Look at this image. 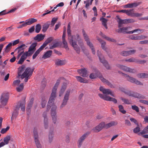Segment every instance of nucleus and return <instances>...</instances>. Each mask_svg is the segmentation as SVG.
Wrapping results in <instances>:
<instances>
[{"mask_svg": "<svg viewBox=\"0 0 148 148\" xmlns=\"http://www.w3.org/2000/svg\"><path fill=\"white\" fill-rule=\"evenodd\" d=\"M43 116L44 118V127L45 129H47L48 126V119L47 116V112H44L43 114Z\"/></svg>", "mask_w": 148, "mask_h": 148, "instance_id": "21", "label": "nucleus"}, {"mask_svg": "<svg viewBox=\"0 0 148 148\" xmlns=\"http://www.w3.org/2000/svg\"><path fill=\"white\" fill-rule=\"evenodd\" d=\"M59 83L60 80H58L52 90L51 96L48 103L47 111H48L49 110L51 107H50V105H52L53 104V102H54L55 99L56 97V90Z\"/></svg>", "mask_w": 148, "mask_h": 148, "instance_id": "4", "label": "nucleus"}, {"mask_svg": "<svg viewBox=\"0 0 148 148\" xmlns=\"http://www.w3.org/2000/svg\"><path fill=\"white\" fill-rule=\"evenodd\" d=\"M100 20L102 22V25L104 26L106 29H107L108 27L107 26L106 23L108 21V20L105 18L102 17L100 18Z\"/></svg>", "mask_w": 148, "mask_h": 148, "instance_id": "34", "label": "nucleus"}, {"mask_svg": "<svg viewBox=\"0 0 148 148\" xmlns=\"http://www.w3.org/2000/svg\"><path fill=\"white\" fill-rule=\"evenodd\" d=\"M45 37V36L42 34H37L35 36L34 39L35 40H37L38 42H39L43 40Z\"/></svg>", "mask_w": 148, "mask_h": 148, "instance_id": "24", "label": "nucleus"}, {"mask_svg": "<svg viewBox=\"0 0 148 148\" xmlns=\"http://www.w3.org/2000/svg\"><path fill=\"white\" fill-rule=\"evenodd\" d=\"M24 70L25 66L23 65L21 67L18 69V76H21L22 79L25 78L24 81L26 82L32 75L34 69H32L30 68H27L24 73H22Z\"/></svg>", "mask_w": 148, "mask_h": 148, "instance_id": "2", "label": "nucleus"}, {"mask_svg": "<svg viewBox=\"0 0 148 148\" xmlns=\"http://www.w3.org/2000/svg\"><path fill=\"white\" fill-rule=\"evenodd\" d=\"M10 139V136H7L5 137L4 139V142L5 144H8Z\"/></svg>", "mask_w": 148, "mask_h": 148, "instance_id": "41", "label": "nucleus"}, {"mask_svg": "<svg viewBox=\"0 0 148 148\" xmlns=\"http://www.w3.org/2000/svg\"><path fill=\"white\" fill-rule=\"evenodd\" d=\"M12 43L10 42L6 46L5 50V53H8L10 51L12 47Z\"/></svg>", "mask_w": 148, "mask_h": 148, "instance_id": "36", "label": "nucleus"}, {"mask_svg": "<svg viewBox=\"0 0 148 148\" xmlns=\"http://www.w3.org/2000/svg\"><path fill=\"white\" fill-rule=\"evenodd\" d=\"M50 106L51 107L50 108L52 107L51 110V114L52 121L53 123L55 124L57 121V112L56 111L57 107L56 105L54 104V102H53L52 105H50Z\"/></svg>", "mask_w": 148, "mask_h": 148, "instance_id": "6", "label": "nucleus"}, {"mask_svg": "<svg viewBox=\"0 0 148 148\" xmlns=\"http://www.w3.org/2000/svg\"><path fill=\"white\" fill-rule=\"evenodd\" d=\"M47 101L45 100V99H42V101L41 102V105L42 106V108H44L46 104L47 103Z\"/></svg>", "mask_w": 148, "mask_h": 148, "instance_id": "60", "label": "nucleus"}, {"mask_svg": "<svg viewBox=\"0 0 148 148\" xmlns=\"http://www.w3.org/2000/svg\"><path fill=\"white\" fill-rule=\"evenodd\" d=\"M33 135L34 138V140L37 148H42L41 144L39 140L38 136V135L37 129L34 128L33 130Z\"/></svg>", "mask_w": 148, "mask_h": 148, "instance_id": "7", "label": "nucleus"}, {"mask_svg": "<svg viewBox=\"0 0 148 148\" xmlns=\"http://www.w3.org/2000/svg\"><path fill=\"white\" fill-rule=\"evenodd\" d=\"M86 43L87 45H88L91 49L92 53L93 54H95V52L92 44L90 42V40L87 41L86 42Z\"/></svg>", "mask_w": 148, "mask_h": 148, "instance_id": "30", "label": "nucleus"}, {"mask_svg": "<svg viewBox=\"0 0 148 148\" xmlns=\"http://www.w3.org/2000/svg\"><path fill=\"white\" fill-rule=\"evenodd\" d=\"M52 53V51L51 50L47 51L43 55L42 58L45 59L49 58L51 55Z\"/></svg>", "mask_w": 148, "mask_h": 148, "instance_id": "28", "label": "nucleus"}, {"mask_svg": "<svg viewBox=\"0 0 148 148\" xmlns=\"http://www.w3.org/2000/svg\"><path fill=\"white\" fill-rule=\"evenodd\" d=\"M75 77L77 81L80 83H87L88 82V80L87 79L85 78L82 77L80 76H76Z\"/></svg>", "mask_w": 148, "mask_h": 148, "instance_id": "23", "label": "nucleus"}, {"mask_svg": "<svg viewBox=\"0 0 148 148\" xmlns=\"http://www.w3.org/2000/svg\"><path fill=\"white\" fill-rule=\"evenodd\" d=\"M84 3H86L85 7L87 9H88V7L90 5V0H88L87 1H84Z\"/></svg>", "mask_w": 148, "mask_h": 148, "instance_id": "58", "label": "nucleus"}, {"mask_svg": "<svg viewBox=\"0 0 148 148\" xmlns=\"http://www.w3.org/2000/svg\"><path fill=\"white\" fill-rule=\"evenodd\" d=\"M77 72L82 77H87L88 76V72L86 69L85 68L82 69H78Z\"/></svg>", "mask_w": 148, "mask_h": 148, "instance_id": "20", "label": "nucleus"}, {"mask_svg": "<svg viewBox=\"0 0 148 148\" xmlns=\"http://www.w3.org/2000/svg\"><path fill=\"white\" fill-rule=\"evenodd\" d=\"M62 43L64 45V47L66 49L69 50V48L68 46L67 42L65 39H62Z\"/></svg>", "mask_w": 148, "mask_h": 148, "instance_id": "44", "label": "nucleus"}, {"mask_svg": "<svg viewBox=\"0 0 148 148\" xmlns=\"http://www.w3.org/2000/svg\"><path fill=\"white\" fill-rule=\"evenodd\" d=\"M66 88V86L65 85H63L60 91V93L59 94V96L60 97L63 94L64 91L65 90Z\"/></svg>", "mask_w": 148, "mask_h": 148, "instance_id": "46", "label": "nucleus"}, {"mask_svg": "<svg viewBox=\"0 0 148 148\" xmlns=\"http://www.w3.org/2000/svg\"><path fill=\"white\" fill-rule=\"evenodd\" d=\"M122 75L123 76L126 78L127 79L128 81L132 83H135L137 85H143V83L136 79L132 77H130L129 75L124 73H122Z\"/></svg>", "mask_w": 148, "mask_h": 148, "instance_id": "9", "label": "nucleus"}, {"mask_svg": "<svg viewBox=\"0 0 148 148\" xmlns=\"http://www.w3.org/2000/svg\"><path fill=\"white\" fill-rule=\"evenodd\" d=\"M58 18H52L51 25L52 26H53L57 21Z\"/></svg>", "mask_w": 148, "mask_h": 148, "instance_id": "52", "label": "nucleus"}, {"mask_svg": "<svg viewBox=\"0 0 148 148\" xmlns=\"http://www.w3.org/2000/svg\"><path fill=\"white\" fill-rule=\"evenodd\" d=\"M50 25V22H47L46 23H45L42 26V31L45 32L47 30V29L48 28L49 26Z\"/></svg>", "mask_w": 148, "mask_h": 148, "instance_id": "31", "label": "nucleus"}, {"mask_svg": "<svg viewBox=\"0 0 148 148\" xmlns=\"http://www.w3.org/2000/svg\"><path fill=\"white\" fill-rule=\"evenodd\" d=\"M34 101V99L32 98L31 99L29 103H28L27 110L29 112L30 111V108L32 106Z\"/></svg>", "mask_w": 148, "mask_h": 148, "instance_id": "35", "label": "nucleus"}, {"mask_svg": "<svg viewBox=\"0 0 148 148\" xmlns=\"http://www.w3.org/2000/svg\"><path fill=\"white\" fill-rule=\"evenodd\" d=\"M71 92V89H68L66 92L65 95L64 97L62 102L60 106L61 109L64 107L67 104V102L69 99V97Z\"/></svg>", "mask_w": 148, "mask_h": 148, "instance_id": "8", "label": "nucleus"}, {"mask_svg": "<svg viewBox=\"0 0 148 148\" xmlns=\"http://www.w3.org/2000/svg\"><path fill=\"white\" fill-rule=\"evenodd\" d=\"M26 45L25 44H23L21 45L18 47L15 50V51L17 50L18 53H19L23 51L24 52V49L26 48Z\"/></svg>", "mask_w": 148, "mask_h": 148, "instance_id": "26", "label": "nucleus"}, {"mask_svg": "<svg viewBox=\"0 0 148 148\" xmlns=\"http://www.w3.org/2000/svg\"><path fill=\"white\" fill-rule=\"evenodd\" d=\"M23 88L24 85L23 83H21L19 86L17 87L16 89L18 92H20L23 90Z\"/></svg>", "mask_w": 148, "mask_h": 148, "instance_id": "42", "label": "nucleus"}, {"mask_svg": "<svg viewBox=\"0 0 148 148\" xmlns=\"http://www.w3.org/2000/svg\"><path fill=\"white\" fill-rule=\"evenodd\" d=\"M66 63V62L65 60H61L59 59L56 60L55 61L56 64L58 66H61L64 65Z\"/></svg>", "mask_w": 148, "mask_h": 148, "instance_id": "29", "label": "nucleus"}, {"mask_svg": "<svg viewBox=\"0 0 148 148\" xmlns=\"http://www.w3.org/2000/svg\"><path fill=\"white\" fill-rule=\"evenodd\" d=\"M130 27H127L121 28L119 29L118 32L119 33H122L124 34H128L127 32H128L127 31L128 30V28Z\"/></svg>", "mask_w": 148, "mask_h": 148, "instance_id": "27", "label": "nucleus"}, {"mask_svg": "<svg viewBox=\"0 0 148 148\" xmlns=\"http://www.w3.org/2000/svg\"><path fill=\"white\" fill-rule=\"evenodd\" d=\"M93 72L95 73H92L90 74L89 77L91 79H94L98 77L100 80L104 83L108 85L111 88H114V87L113 85L110 83L108 80L104 78L103 77L102 75L100 74V72L98 71L96 68L93 69Z\"/></svg>", "mask_w": 148, "mask_h": 148, "instance_id": "3", "label": "nucleus"}, {"mask_svg": "<svg viewBox=\"0 0 148 148\" xmlns=\"http://www.w3.org/2000/svg\"><path fill=\"white\" fill-rule=\"evenodd\" d=\"M101 130L100 127L99 126V125L97 126L96 127L93 128L92 130L95 132H97L100 131Z\"/></svg>", "mask_w": 148, "mask_h": 148, "instance_id": "50", "label": "nucleus"}, {"mask_svg": "<svg viewBox=\"0 0 148 148\" xmlns=\"http://www.w3.org/2000/svg\"><path fill=\"white\" fill-rule=\"evenodd\" d=\"M121 99L122 101L124 103L127 104H131L130 101L127 99L123 97H121Z\"/></svg>", "mask_w": 148, "mask_h": 148, "instance_id": "39", "label": "nucleus"}, {"mask_svg": "<svg viewBox=\"0 0 148 148\" xmlns=\"http://www.w3.org/2000/svg\"><path fill=\"white\" fill-rule=\"evenodd\" d=\"M99 125L101 130L103 128H105V123L104 122L101 123Z\"/></svg>", "mask_w": 148, "mask_h": 148, "instance_id": "63", "label": "nucleus"}, {"mask_svg": "<svg viewBox=\"0 0 148 148\" xmlns=\"http://www.w3.org/2000/svg\"><path fill=\"white\" fill-rule=\"evenodd\" d=\"M88 135L87 133H85L79 137L77 141V147L78 148H80L83 142L87 138Z\"/></svg>", "mask_w": 148, "mask_h": 148, "instance_id": "16", "label": "nucleus"}, {"mask_svg": "<svg viewBox=\"0 0 148 148\" xmlns=\"http://www.w3.org/2000/svg\"><path fill=\"white\" fill-rule=\"evenodd\" d=\"M142 30L139 29H135L133 30L130 31H129L128 32H127L128 34H133V33L137 32H141Z\"/></svg>", "mask_w": 148, "mask_h": 148, "instance_id": "56", "label": "nucleus"}, {"mask_svg": "<svg viewBox=\"0 0 148 148\" xmlns=\"http://www.w3.org/2000/svg\"><path fill=\"white\" fill-rule=\"evenodd\" d=\"M120 54L124 56H129L128 51H123Z\"/></svg>", "mask_w": 148, "mask_h": 148, "instance_id": "51", "label": "nucleus"}, {"mask_svg": "<svg viewBox=\"0 0 148 148\" xmlns=\"http://www.w3.org/2000/svg\"><path fill=\"white\" fill-rule=\"evenodd\" d=\"M137 76L138 78H148V74L145 73L138 74H137Z\"/></svg>", "mask_w": 148, "mask_h": 148, "instance_id": "32", "label": "nucleus"}, {"mask_svg": "<svg viewBox=\"0 0 148 148\" xmlns=\"http://www.w3.org/2000/svg\"><path fill=\"white\" fill-rule=\"evenodd\" d=\"M147 133H148V125L145 128L140 132V133L142 134H147Z\"/></svg>", "mask_w": 148, "mask_h": 148, "instance_id": "55", "label": "nucleus"}, {"mask_svg": "<svg viewBox=\"0 0 148 148\" xmlns=\"http://www.w3.org/2000/svg\"><path fill=\"white\" fill-rule=\"evenodd\" d=\"M41 28V25L40 24H37L36 26L35 32L36 33H38L40 31Z\"/></svg>", "mask_w": 148, "mask_h": 148, "instance_id": "47", "label": "nucleus"}, {"mask_svg": "<svg viewBox=\"0 0 148 148\" xmlns=\"http://www.w3.org/2000/svg\"><path fill=\"white\" fill-rule=\"evenodd\" d=\"M58 46V43H55L53 44L52 45L50 46L49 47L50 49H53L54 48L57 47Z\"/></svg>", "mask_w": 148, "mask_h": 148, "instance_id": "61", "label": "nucleus"}, {"mask_svg": "<svg viewBox=\"0 0 148 148\" xmlns=\"http://www.w3.org/2000/svg\"><path fill=\"white\" fill-rule=\"evenodd\" d=\"M67 33L70 44L72 46L76 52L78 54H79L80 53V49L77 44V40L79 38V35L77 34L76 35L71 36L70 23H69L68 25Z\"/></svg>", "mask_w": 148, "mask_h": 148, "instance_id": "1", "label": "nucleus"}, {"mask_svg": "<svg viewBox=\"0 0 148 148\" xmlns=\"http://www.w3.org/2000/svg\"><path fill=\"white\" fill-rule=\"evenodd\" d=\"M138 36H134L133 35H132L130 36L129 37V38L132 40H138Z\"/></svg>", "mask_w": 148, "mask_h": 148, "instance_id": "59", "label": "nucleus"}, {"mask_svg": "<svg viewBox=\"0 0 148 148\" xmlns=\"http://www.w3.org/2000/svg\"><path fill=\"white\" fill-rule=\"evenodd\" d=\"M37 20L34 18L29 19L26 21L25 23H23L22 25L23 27H25L27 25H30L33 23L36 22Z\"/></svg>", "mask_w": 148, "mask_h": 148, "instance_id": "22", "label": "nucleus"}, {"mask_svg": "<svg viewBox=\"0 0 148 148\" xmlns=\"http://www.w3.org/2000/svg\"><path fill=\"white\" fill-rule=\"evenodd\" d=\"M97 55L99 57V60L101 63H102L103 65L108 69H110V67L108 62L105 60L103 57L102 56L101 52L97 51Z\"/></svg>", "mask_w": 148, "mask_h": 148, "instance_id": "11", "label": "nucleus"}, {"mask_svg": "<svg viewBox=\"0 0 148 148\" xmlns=\"http://www.w3.org/2000/svg\"><path fill=\"white\" fill-rule=\"evenodd\" d=\"M37 42L34 43L32 44L29 47L27 51L29 53V55H32L34 53L36 49V47L37 45Z\"/></svg>", "mask_w": 148, "mask_h": 148, "instance_id": "18", "label": "nucleus"}, {"mask_svg": "<svg viewBox=\"0 0 148 148\" xmlns=\"http://www.w3.org/2000/svg\"><path fill=\"white\" fill-rule=\"evenodd\" d=\"M119 111L123 114H125L126 113V111L124 110V108L123 106L120 105L119 106Z\"/></svg>", "mask_w": 148, "mask_h": 148, "instance_id": "45", "label": "nucleus"}, {"mask_svg": "<svg viewBox=\"0 0 148 148\" xmlns=\"http://www.w3.org/2000/svg\"><path fill=\"white\" fill-rule=\"evenodd\" d=\"M99 90L104 94L110 95L111 96L113 97H114V94L112 93V91L109 89H105L102 86H100L99 88Z\"/></svg>", "mask_w": 148, "mask_h": 148, "instance_id": "19", "label": "nucleus"}, {"mask_svg": "<svg viewBox=\"0 0 148 148\" xmlns=\"http://www.w3.org/2000/svg\"><path fill=\"white\" fill-rule=\"evenodd\" d=\"M10 129V127L7 126L6 128H3L2 129L1 131V133L2 134L5 133Z\"/></svg>", "mask_w": 148, "mask_h": 148, "instance_id": "54", "label": "nucleus"}, {"mask_svg": "<svg viewBox=\"0 0 148 148\" xmlns=\"http://www.w3.org/2000/svg\"><path fill=\"white\" fill-rule=\"evenodd\" d=\"M132 108L134 110L138 112H139V109L138 107L136 105L132 106Z\"/></svg>", "mask_w": 148, "mask_h": 148, "instance_id": "53", "label": "nucleus"}, {"mask_svg": "<svg viewBox=\"0 0 148 148\" xmlns=\"http://www.w3.org/2000/svg\"><path fill=\"white\" fill-rule=\"evenodd\" d=\"M29 53L27 51L24 52L21 56V58L18 62L17 64H22L27 56H32L29 55Z\"/></svg>", "mask_w": 148, "mask_h": 148, "instance_id": "17", "label": "nucleus"}, {"mask_svg": "<svg viewBox=\"0 0 148 148\" xmlns=\"http://www.w3.org/2000/svg\"><path fill=\"white\" fill-rule=\"evenodd\" d=\"M97 40L101 43V47L102 49L106 51V50L107 48L105 46L106 45V42H105L102 40L100 38H97Z\"/></svg>", "mask_w": 148, "mask_h": 148, "instance_id": "33", "label": "nucleus"}, {"mask_svg": "<svg viewBox=\"0 0 148 148\" xmlns=\"http://www.w3.org/2000/svg\"><path fill=\"white\" fill-rule=\"evenodd\" d=\"M25 101H23L22 102L20 101L18 102L15 107V108L12 114V116L11 117V119H13L14 117L16 118L18 114V110L20 107H21V110L23 111H24L25 110Z\"/></svg>", "mask_w": 148, "mask_h": 148, "instance_id": "5", "label": "nucleus"}, {"mask_svg": "<svg viewBox=\"0 0 148 148\" xmlns=\"http://www.w3.org/2000/svg\"><path fill=\"white\" fill-rule=\"evenodd\" d=\"M47 45L44 43H43L42 45L37 50L40 52Z\"/></svg>", "mask_w": 148, "mask_h": 148, "instance_id": "57", "label": "nucleus"}, {"mask_svg": "<svg viewBox=\"0 0 148 148\" xmlns=\"http://www.w3.org/2000/svg\"><path fill=\"white\" fill-rule=\"evenodd\" d=\"M82 32L83 34L84 38L85 39V41L87 42V41L90 40L88 36L86 34V32L84 29L82 30Z\"/></svg>", "mask_w": 148, "mask_h": 148, "instance_id": "37", "label": "nucleus"}, {"mask_svg": "<svg viewBox=\"0 0 148 148\" xmlns=\"http://www.w3.org/2000/svg\"><path fill=\"white\" fill-rule=\"evenodd\" d=\"M133 10V9H130L129 10H127L126 12V14L128 16L134 17V13L132 12V11Z\"/></svg>", "mask_w": 148, "mask_h": 148, "instance_id": "40", "label": "nucleus"}, {"mask_svg": "<svg viewBox=\"0 0 148 148\" xmlns=\"http://www.w3.org/2000/svg\"><path fill=\"white\" fill-rule=\"evenodd\" d=\"M118 123L116 121H112L108 123L105 124V128L107 129L112 126L116 125Z\"/></svg>", "mask_w": 148, "mask_h": 148, "instance_id": "25", "label": "nucleus"}, {"mask_svg": "<svg viewBox=\"0 0 148 148\" xmlns=\"http://www.w3.org/2000/svg\"><path fill=\"white\" fill-rule=\"evenodd\" d=\"M116 66L120 69L126 72L132 73H134L136 72L135 70L134 69H131L125 66L117 64L116 65Z\"/></svg>", "mask_w": 148, "mask_h": 148, "instance_id": "12", "label": "nucleus"}, {"mask_svg": "<svg viewBox=\"0 0 148 148\" xmlns=\"http://www.w3.org/2000/svg\"><path fill=\"white\" fill-rule=\"evenodd\" d=\"M53 132H50L49 135V143H51L53 139Z\"/></svg>", "mask_w": 148, "mask_h": 148, "instance_id": "38", "label": "nucleus"}, {"mask_svg": "<svg viewBox=\"0 0 148 148\" xmlns=\"http://www.w3.org/2000/svg\"><path fill=\"white\" fill-rule=\"evenodd\" d=\"M136 59L135 58H132L128 59H126L125 61L126 62H136Z\"/></svg>", "mask_w": 148, "mask_h": 148, "instance_id": "48", "label": "nucleus"}, {"mask_svg": "<svg viewBox=\"0 0 148 148\" xmlns=\"http://www.w3.org/2000/svg\"><path fill=\"white\" fill-rule=\"evenodd\" d=\"M140 128L137 127L135 128L133 130L134 132L135 133H137L140 132Z\"/></svg>", "mask_w": 148, "mask_h": 148, "instance_id": "64", "label": "nucleus"}, {"mask_svg": "<svg viewBox=\"0 0 148 148\" xmlns=\"http://www.w3.org/2000/svg\"><path fill=\"white\" fill-rule=\"evenodd\" d=\"M141 3V2H134L132 3V8L136 7L139 5Z\"/></svg>", "mask_w": 148, "mask_h": 148, "instance_id": "62", "label": "nucleus"}, {"mask_svg": "<svg viewBox=\"0 0 148 148\" xmlns=\"http://www.w3.org/2000/svg\"><path fill=\"white\" fill-rule=\"evenodd\" d=\"M126 93V94L129 96L133 97L134 98L143 99H145V96L136 92L128 91Z\"/></svg>", "mask_w": 148, "mask_h": 148, "instance_id": "10", "label": "nucleus"}, {"mask_svg": "<svg viewBox=\"0 0 148 148\" xmlns=\"http://www.w3.org/2000/svg\"><path fill=\"white\" fill-rule=\"evenodd\" d=\"M9 98L8 94H3L0 98L1 103V104L3 106H5L7 103Z\"/></svg>", "mask_w": 148, "mask_h": 148, "instance_id": "13", "label": "nucleus"}, {"mask_svg": "<svg viewBox=\"0 0 148 148\" xmlns=\"http://www.w3.org/2000/svg\"><path fill=\"white\" fill-rule=\"evenodd\" d=\"M116 18L119 20L118 22L121 24H127L129 23H134L135 22V21L132 19H126L123 20L121 19L119 16H116Z\"/></svg>", "mask_w": 148, "mask_h": 148, "instance_id": "14", "label": "nucleus"}, {"mask_svg": "<svg viewBox=\"0 0 148 148\" xmlns=\"http://www.w3.org/2000/svg\"><path fill=\"white\" fill-rule=\"evenodd\" d=\"M98 95L101 98L105 100L112 101L115 103H117V101L115 99L109 96L106 95H103L101 94H99Z\"/></svg>", "mask_w": 148, "mask_h": 148, "instance_id": "15", "label": "nucleus"}, {"mask_svg": "<svg viewBox=\"0 0 148 148\" xmlns=\"http://www.w3.org/2000/svg\"><path fill=\"white\" fill-rule=\"evenodd\" d=\"M53 37H50L47 38L44 43L47 45L49 43H50L53 40Z\"/></svg>", "mask_w": 148, "mask_h": 148, "instance_id": "43", "label": "nucleus"}, {"mask_svg": "<svg viewBox=\"0 0 148 148\" xmlns=\"http://www.w3.org/2000/svg\"><path fill=\"white\" fill-rule=\"evenodd\" d=\"M101 130L100 127L99 126V125L97 126L96 127L93 128L92 130L95 132H97L100 131Z\"/></svg>", "mask_w": 148, "mask_h": 148, "instance_id": "49", "label": "nucleus"}]
</instances>
